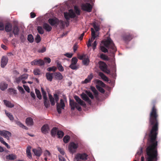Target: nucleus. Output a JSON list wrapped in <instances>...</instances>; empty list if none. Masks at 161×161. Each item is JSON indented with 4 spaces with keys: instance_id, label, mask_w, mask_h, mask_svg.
I'll return each instance as SVG.
<instances>
[{
    "instance_id": "nucleus-21",
    "label": "nucleus",
    "mask_w": 161,
    "mask_h": 161,
    "mask_svg": "<svg viewBox=\"0 0 161 161\" xmlns=\"http://www.w3.org/2000/svg\"><path fill=\"white\" fill-rule=\"evenodd\" d=\"M43 27L48 32L50 31L52 29V27L47 23H44L43 24Z\"/></svg>"
},
{
    "instance_id": "nucleus-55",
    "label": "nucleus",
    "mask_w": 161,
    "mask_h": 161,
    "mask_svg": "<svg viewBox=\"0 0 161 161\" xmlns=\"http://www.w3.org/2000/svg\"><path fill=\"white\" fill-rule=\"evenodd\" d=\"M18 89L22 94L25 93V91L22 87L19 86H18Z\"/></svg>"
},
{
    "instance_id": "nucleus-44",
    "label": "nucleus",
    "mask_w": 161,
    "mask_h": 161,
    "mask_svg": "<svg viewBox=\"0 0 161 161\" xmlns=\"http://www.w3.org/2000/svg\"><path fill=\"white\" fill-rule=\"evenodd\" d=\"M74 9L75 13L77 15H80V10L79 9L78 7L76 6H75L74 7Z\"/></svg>"
},
{
    "instance_id": "nucleus-8",
    "label": "nucleus",
    "mask_w": 161,
    "mask_h": 161,
    "mask_svg": "<svg viewBox=\"0 0 161 161\" xmlns=\"http://www.w3.org/2000/svg\"><path fill=\"white\" fill-rule=\"evenodd\" d=\"M88 155L86 153H77L75 157L77 161H81V160H87Z\"/></svg>"
},
{
    "instance_id": "nucleus-61",
    "label": "nucleus",
    "mask_w": 161,
    "mask_h": 161,
    "mask_svg": "<svg viewBox=\"0 0 161 161\" xmlns=\"http://www.w3.org/2000/svg\"><path fill=\"white\" fill-rule=\"evenodd\" d=\"M23 86L25 89L26 92H27L28 93L30 92V89L29 86L24 85H23Z\"/></svg>"
},
{
    "instance_id": "nucleus-17",
    "label": "nucleus",
    "mask_w": 161,
    "mask_h": 161,
    "mask_svg": "<svg viewBox=\"0 0 161 161\" xmlns=\"http://www.w3.org/2000/svg\"><path fill=\"white\" fill-rule=\"evenodd\" d=\"M49 130V126L47 124L44 125L41 128V131L44 134H46L47 133H48Z\"/></svg>"
},
{
    "instance_id": "nucleus-6",
    "label": "nucleus",
    "mask_w": 161,
    "mask_h": 161,
    "mask_svg": "<svg viewBox=\"0 0 161 161\" xmlns=\"http://www.w3.org/2000/svg\"><path fill=\"white\" fill-rule=\"evenodd\" d=\"M133 36L132 33L130 32H127L122 36V38L125 42H128L133 38Z\"/></svg>"
},
{
    "instance_id": "nucleus-63",
    "label": "nucleus",
    "mask_w": 161,
    "mask_h": 161,
    "mask_svg": "<svg viewBox=\"0 0 161 161\" xmlns=\"http://www.w3.org/2000/svg\"><path fill=\"white\" fill-rule=\"evenodd\" d=\"M44 60L46 63L47 62L49 63L51 62V59L49 58L45 57L44 58Z\"/></svg>"
},
{
    "instance_id": "nucleus-14",
    "label": "nucleus",
    "mask_w": 161,
    "mask_h": 161,
    "mask_svg": "<svg viewBox=\"0 0 161 161\" xmlns=\"http://www.w3.org/2000/svg\"><path fill=\"white\" fill-rule=\"evenodd\" d=\"M53 75L54 78L58 80H61L63 78V76L59 72L53 73Z\"/></svg>"
},
{
    "instance_id": "nucleus-59",
    "label": "nucleus",
    "mask_w": 161,
    "mask_h": 161,
    "mask_svg": "<svg viewBox=\"0 0 161 161\" xmlns=\"http://www.w3.org/2000/svg\"><path fill=\"white\" fill-rule=\"evenodd\" d=\"M22 77V80H25L27 79L28 77V75L27 74H25L20 76Z\"/></svg>"
},
{
    "instance_id": "nucleus-11",
    "label": "nucleus",
    "mask_w": 161,
    "mask_h": 161,
    "mask_svg": "<svg viewBox=\"0 0 161 161\" xmlns=\"http://www.w3.org/2000/svg\"><path fill=\"white\" fill-rule=\"evenodd\" d=\"M143 152V148L141 147L139 151L137 152L135 156L137 159L134 160V161H139L140 159V155ZM140 161H144V158L143 156L141 157Z\"/></svg>"
},
{
    "instance_id": "nucleus-39",
    "label": "nucleus",
    "mask_w": 161,
    "mask_h": 161,
    "mask_svg": "<svg viewBox=\"0 0 161 161\" xmlns=\"http://www.w3.org/2000/svg\"><path fill=\"white\" fill-rule=\"evenodd\" d=\"M90 62L89 59L88 58H85L82 61L83 64L85 65H88Z\"/></svg>"
},
{
    "instance_id": "nucleus-41",
    "label": "nucleus",
    "mask_w": 161,
    "mask_h": 161,
    "mask_svg": "<svg viewBox=\"0 0 161 161\" xmlns=\"http://www.w3.org/2000/svg\"><path fill=\"white\" fill-rule=\"evenodd\" d=\"M35 92L37 97L39 99H42V96L40 91L37 89H36Z\"/></svg>"
},
{
    "instance_id": "nucleus-24",
    "label": "nucleus",
    "mask_w": 161,
    "mask_h": 161,
    "mask_svg": "<svg viewBox=\"0 0 161 161\" xmlns=\"http://www.w3.org/2000/svg\"><path fill=\"white\" fill-rule=\"evenodd\" d=\"M16 156L15 154H13L7 155L6 156V158L7 159H8L11 160H14L16 159Z\"/></svg>"
},
{
    "instance_id": "nucleus-53",
    "label": "nucleus",
    "mask_w": 161,
    "mask_h": 161,
    "mask_svg": "<svg viewBox=\"0 0 161 161\" xmlns=\"http://www.w3.org/2000/svg\"><path fill=\"white\" fill-rule=\"evenodd\" d=\"M57 149L58 151L60 152V153L62 155H64L65 153L64 152V150L63 149L60 148L58 147H57Z\"/></svg>"
},
{
    "instance_id": "nucleus-35",
    "label": "nucleus",
    "mask_w": 161,
    "mask_h": 161,
    "mask_svg": "<svg viewBox=\"0 0 161 161\" xmlns=\"http://www.w3.org/2000/svg\"><path fill=\"white\" fill-rule=\"evenodd\" d=\"M33 74L35 75H39L41 74V72L39 69L36 68L33 70Z\"/></svg>"
},
{
    "instance_id": "nucleus-4",
    "label": "nucleus",
    "mask_w": 161,
    "mask_h": 161,
    "mask_svg": "<svg viewBox=\"0 0 161 161\" xmlns=\"http://www.w3.org/2000/svg\"><path fill=\"white\" fill-rule=\"evenodd\" d=\"M64 16L66 20L68 21L69 19L70 18H74L76 17V15L74 12L73 9L69 10V13L64 12Z\"/></svg>"
},
{
    "instance_id": "nucleus-15",
    "label": "nucleus",
    "mask_w": 161,
    "mask_h": 161,
    "mask_svg": "<svg viewBox=\"0 0 161 161\" xmlns=\"http://www.w3.org/2000/svg\"><path fill=\"white\" fill-rule=\"evenodd\" d=\"M8 58L7 57L3 56L1 60V67L4 68L7 64Z\"/></svg>"
},
{
    "instance_id": "nucleus-9",
    "label": "nucleus",
    "mask_w": 161,
    "mask_h": 161,
    "mask_svg": "<svg viewBox=\"0 0 161 161\" xmlns=\"http://www.w3.org/2000/svg\"><path fill=\"white\" fill-rule=\"evenodd\" d=\"M65 106V103L63 99H60V104L58 103H57V109L58 112L59 114H60L61 113V108L62 109H64Z\"/></svg>"
},
{
    "instance_id": "nucleus-51",
    "label": "nucleus",
    "mask_w": 161,
    "mask_h": 161,
    "mask_svg": "<svg viewBox=\"0 0 161 161\" xmlns=\"http://www.w3.org/2000/svg\"><path fill=\"white\" fill-rule=\"evenodd\" d=\"M77 103L74 102L73 100H70L69 105L70 106H76L77 105Z\"/></svg>"
},
{
    "instance_id": "nucleus-27",
    "label": "nucleus",
    "mask_w": 161,
    "mask_h": 161,
    "mask_svg": "<svg viewBox=\"0 0 161 161\" xmlns=\"http://www.w3.org/2000/svg\"><path fill=\"white\" fill-rule=\"evenodd\" d=\"M58 130V128L56 127H54L52 129L51 131V134L52 136H55L57 134Z\"/></svg>"
},
{
    "instance_id": "nucleus-45",
    "label": "nucleus",
    "mask_w": 161,
    "mask_h": 161,
    "mask_svg": "<svg viewBox=\"0 0 161 161\" xmlns=\"http://www.w3.org/2000/svg\"><path fill=\"white\" fill-rule=\"evenodd\" d=\"M97 83L98 85V86H100L103 87H105L106 85L102 81L97 80Z\"/></svg>"
},
{
    "instance_id": "nucleus-54",
    "label": "nucleus",
    "mask_w": 161,
    "mask_h": 161,
    "mask_svg": "<svg viewBox=\"0 0 161 161\" xmlns=\"http://www.w3.org/2000/svg\"><path fill=\"white\" fill-rule=\"evenodd\" d=\"M44 106L46 108H48L50 106L49 102L47 100H44Z\"/></svg>"
},
{
    "instance_id": "nucleus-33",
    "label": "nucleus",
    "mask_w": 161,
    "mask_h": 161,
    "mask_svg": "<svg viewBox=\"0 0 161 161\" xmlns=\"http://www.w3.org/2000/svg\"><path fill=\"white\" fill-rule=\"evenodd\" d=\"M49 99L51 102V104L52 106H54L55 104V103L54 101V99L52 97V95L50 94L48 95Z\"/></svg>"
},
{
    "instance_id": "nucleus-29",
    "label": "nucleus",
    "mask_w": 161,
    "mask_h": 161,
    "mask_svg": "<svg viewBox=\"0 0 161 161\" xmlns=\"http://www.w3.org/2000/svg\"><path fill=\"white\" fill-rule=\"evenodd\" d=\"M53 73H51L48 72L46 73V76L47 79L50 81H51L53 80Z\"/></svg>"
},
{
    "instance_id": "nucleus-19",
    "label": "nucleus",
    "mask_w": 161,
    "mask_h": 161,
    "mask_svg": "<svg viewBox=\"0 0 161 161\" xmlns=\"http://www.w3.org/2000/svg\"><path fill=\"white\" fill-rule=\"evenodd\" d=\"M99 68L102 71H104L107 68V65L103 61H100L99 62Z\"/></svg>"
},
{
    "instance_id": "nucleus-1",
    "label": "nucleus",
    "mask_w": 161,
    "mask_h": 161,
    "mask_svg": "<svg viewBox=\"0 0 161 161\" xmlns=\"http://www.w3.org/2000/svg\"><path fill=\"white\" fill-rule=\"evenodd\" d=\"M149 124L152 126L148 139V146L146 148L145 157L146 161H157L158 142L156 140L158 130V112H150Z\"/></svg>"
},
{
    "instance_id": "nucleus-5",
    "label": "nucleus",
    "mask_w": 161,
    "mask_h": 161,
    "mask_svg": "<svg viewBox=\"0 0 161 161\" xmlns=\"http://www.w3.org/2000/svg\"><path fill=\"white\" fill-rule=\"evenodd\" d=\"M81 9L84 11L91 12L92 11V7L89 3H82L81 4Z\"/></svg>"
},
{
    "instance_id": "nucleus-18",
    "label": "nucleus",
    "mask_w": 161,
    "mask_h": 161,
    "mask_svg": "<svg viewBox=\"0 0 161 161\" xmlns=\"http://www.w3.org/2000/svg\"><path fill=\"white\" fill-rule=\"evenodd\" d=\"M12 25L10 23H7L5 26V30L7 32H9L12 30Z\"/></svg>"
},
{
    "instance_id": "nucleus-13",
    "label": "nucleus",
    "mask_w": 161,
    "mask_h": 161,
    "mask_svg": "<svg viewBox=\"0 0 161 161\" xmlns=\"http://www.w3.org/2000/svg\"><path fill=\"white\" fill-rule=\"evenodd\" d=\"M74 98L76 101L80 105L84 108H86V105L85 102L82 100L77 96L75 95L74 97Z\"/></svg>"
},
{
    "instance_id": "nucleus-32",
    "label": "nucleus",
    "mask_w": 161,
    "mask_h": 161,
    "mask_svg": "<svg viewBox=\"0 0 161 161\" xmlns=\"http://www.w3.org/2000/svg\"><path fill=\"white\" fill-rule=\"evenodd\" d=\"M31 147L28 146L27 147L26 150L27 156L30 158H32L31 154Z\"/></svg>"
},
{
    "instance_id": "nucleus-48",
    "label": "nucleus",
    "mask_w": 161,
    "mask_h": 161,
    "mask_svg": "<svg viewBox=\"0 0 161 161\" xmlns=\"http://www.w3.org/2000/svg\"><path fill=\"white\" fill-rule=\"evenodd\" d=\"M69 67L71 69L76 70L78 68V67L75 64H71L69 66Z\"/></svg>"
},
{
    "instance_id": "nucleus-31",
    "label": "nucleus",
    "mask_w": 161,
    "mask_h": 161,
    "mask_svg": "<svg viewBox=\"0 0 161 161\" xmlns=\"http://www.w3.org/2000/svg\"><path fill=\"white\" fill-rule=\"evenodd\" d=\"M91 91L93 92L95 97H97L98 96V92L95 87L93 86H91L90 87Z\"/></svg>"
},
{
    "instance_id": "nucleus-23",
    "label": "nucleus",
    "mask_w": 161,
    "mask_h": 161,
    "mask_svg": "<svg viewBox=\"0 0 161 161\" xmlns=\"http://www.w3.org/2000/svg\"><path fill=\"white\" fill-rule=\"evenodd\" d=\"M8 85L5 82L2 81L0 83V88L2 91H4L8 87Z\"/></svg>"
},
{
    "instance_id": "nucleus-26",
    "label": "nucleus",
    "mask_w": 161,
    "mask_h": 161,
    "mask_svg": "<svg viewBox=\"0 0 161 161\" xmlns=\"http://www.w3.org/2000/svg\"><path fill=\"white\" fill-rule=\"evenodd\" d=\"M33 120L31 118L28 117L26 118V123L27 125H33Z\"/></svg>"
},
{
    "instance_id": "nucleus-30",
    "label": "nucleus",
    "mask_w": 161,
    "mask_h": 161,
    "mask_svg": "<svg viewBox=\"0 0 161 161\" xmlns=\"http://www.w3.org/2000/svg\"><path fill=\"white\" fill-rule=\"evenodd\" d=\"M3 102L4 104L6 105L7 107L9 108H13L14 106V105L12 104L8 101L6 100H3Z\"/></svg>"
},
{
    "instance_id": "nucleus-37",
    "label": "nucleus",
    "mask_w": 161,
    "mask_h": 161,
    "mask_svg": "<svg viewBox=\"0 0 161 161\" xmlns=\"http://www.w3.org/2000/svg\"><path fill=\"white\" fill-rule=\"evenodd\" d=\"M57 67L58 70L60 71L63 72L64 71V68L60 63H59V62H58L57 63Z\"/></svg>"
},
{
    "instance_id": "nucleus-28",
    "label": "nucleus",
    "mask_w": 161,
    "mask_h": 161,
    "mask_svg": "<svg viewBox=\"0 0 161 161\" xmlns=\"http://www.w3.org/2000/svg\"><path fill=\"white\" fill-rule=\"evenodd\" d=\"M99 75L101 77V78L104 81H108V79L103 73L100 72L99 73Z\"/></svg>"
},
{
    "instance_id": "nucleus-49",
    "label": "nucleus",
    "mask_w": 161,
    "mask_h": 161,
    "mask_svg": "<svg viewBox=\"0 0 161 161\" xmlns=\"http://www.w3.org/2000/svg\"><path fill=\"white\" fill-rule=\"evenodd\" d=\"M57 69V68L56 67L54 66L52 67H49L47 69V70L49 71H55Z\"/></svg>"
},
{
    "instance_id": "nucleus-3",
    "label": "nucleus",
    "mask_w": 161,
    "mask_h": 161,
    "mask_svg": "<svg viewBox=\"0 0 161 161\" xmlns=\"http://www.w3.org/2000/svg\"><path fill=\"white\" fill-rule=\"evenodd\" d=\"M86 94L84 93H82L80 95V96L82 99L88 103L90 105L92 103L91 100L90 99L87 95L92 99H94V97L92 92H90L86 90L85 91Z\"/></svg>"
},
{
    "instance_id": "nucleus-40",
    "label": "nucleus",
    "mask_w": 161,
    "mask_h": 161,
    "mask_svg": "<svg viewBox=\"0 0 161 161\" xmlns=\"http://www.w3.org/2000/svg\"><path fill=\"white\" fill-rule=\"evenodd\" d=\"M37 30L40 34H42L44 33V30L42 26H38L37 27Z\"/></svg>"
},
{
    "instance_id": "nucleus-10",
    "label": "nucleus",
    "mask_w": 161,
    "mask_h": 161,
    "mask_svg": "<svg viewBox=\"0 0 161 161\" xmlns=\"http://www.w3.org/2000/svg\"><path fill=\"white\" fill-rule=\"evenodd\" d=\"M48 23L52 26H57L59 24V20L56 18H50L48 20Z\"/></svg>"
},
{
    "instance_id": "nucleus-42",
    "label": "nucleus",
    "mask_w": 161,
    "mask_h": 161,
    "mask_svg": "<svg viewBox=\"0 0 161 161\" xmlns=\"http://www.w3.org/2000/svg\"><path fill=\"white\" fill-rule=\"evenodd\" d=\"M96 87L97 89L101 93H105V90L102 87L98 85H96Z\"/></svg>"
},
{
    "instance_id": "nucleus-52",
    "label": "nucleus",
    "mask_w": 161,
    "mask_h": 161,
    "mask_svg": "<svg viewBox=\"0 0 161 161\" xmlns=\"http://www.w3.org/2000/svg\"><path fill=\"white\" fill-rule=\"evenodd\" d=\"M51 155V153L48 150H46L44 153V156L45 157H47L50 156Z\"/></svg>"
},
{
    "instance_id": "nucleus-16",
    "label": "nucleus",
    "mask_w": 161,
    "mask_h": 161,
    "mask_svg": "<svg viewBox=\"0 0 161 161\" xmlns=\"http://www.w3.org/2000/svg\"><path fill=\"white\" fill-rule=\"evenodd\" d=\"M1 135L3 136L8 140L9 137L11 136V134L9 131L6 130H3L2 131Z\"/></svg>"
},
{
    "instance_id": "nucleus-2",
    "label": "nucleus",
    "mask_w": 161,
    "mask_h": 161,
    "mask_svg": "<svg viewBox=\"0 0 161 161\" xmlns=\"http://www.w3.org/2000/svg\"><path fill=\"white\" fill-rule=\"evenodd\" d=\"M102 43L104 46H100L101 51L104 53L108 52L110 56H114L117 48L111 39L108 38L106 40L103 41Z\"/></svg>"
},
{
    "instance_id": "nucleus-56",
    "label": "nucleus",
    "mask_w": 161,
    "mask_h": 161,
    "mask_svg": "<svg viewBox=\"0 0 161 161\" xmlns=\"http://www.w3.org/2000/svg\"><path fill=\"white\" fill-rule=\"evenodd\" d=\"M93 26L96 31H98L99 30L100 28L99 26L98 25H97L95 23H94L93 24Z\"/></svg>"
},
{
    "instance_id": "nucleus-50",
    "label": "nucleus",
    "mask_w": 161,
    "mask_h": 161,
    "mask_svg": "<svg viewBox=\"0 0 161 161\" xmlns=\"http://www.w3.org/2000/svg\"><path fill=\"white\" fill-rule=\"evenodd\" d=\"M78 61V59L76 57H73L71 59V64H76Z\"/></svg>"
},
{
    "instance_id": "nucleus-12",
    "label": "nucleus",
    "mask_w": 161,
    "mask_h": 161,
    "mask_svg": "<svg viewBox=\"0 0 161 161\" xmlns=\"http://www.w3.org/2000/svg\"><path fill=\"white\" fill-rule=\"evenodd\" d=\"M31 64L32 65L42 66L44 64V63L43 60L42 59H35L31 62Z\"/></svg>"
},
{
    "instance_id": "nucleus-64",
    "label": "nucleus",
    "mask_w": 161,
    "mask_h": 161,
    "mask_svg": "<svg viewBox=\"0 0 161 161\" xmlns=\"http://www.w3.org/2000/svg\"><path fill=\"white\" fill-rule=\"evenodd\" d=\"M59 24H60V26L63 28H64L65 26L64 22L62 20L59 21Z\"/></svg>"
},
{
    "instance_id": "nucleus-7",
    "label": "nucleus",
    "mask_w": 161,
    "mask_h": 161,
    "mask_svg": "<svg viewBox=\"0 0 161 161\" xmlns=\"http://www.w3.org/2000/svg\"><path fill=\"white\" fill-rule=\"evenodd\" d=\"M78 147V145L77 144L75 143L74 142H71L69 145V150L71 153H74L76 152Z\"/></svg>"
},
{
    "instance_id": "nucleus-58",
    "label": "nucleus",
    "mask_w": 161,
    "mask_h": 161,
    "mask_svg": "<svg viewBox=\"0 0 161 161\" xmlns=\"http://www.w3.org/2000/svg\"><path fill=\"white\" fill-rule=\"evenodd\" d=\"M41 38L40 36L38 34L36 37L35 38L36 42L38 43H39L41 41Z\"/></svg>"
},
{
    "instance_id": "nucleus-60",
    "label": "nucleus",
    "mask_w": 161,
    "mask_h": 161,
    "mask_svg": "<svg viewBox=\"0 0 161 161\" xmlns=\"http://www.w3.org/2000/svg\"><path fill=\"white\" fill-rule=\"evenodd\" d=\"M9 92L14 94H17L16 91L13 89H9Z\"/></svg>"
},
{
    "instance_id": "nucleus-43",
    "label": "nucleus",
    "mask_w": 161,
    "mask_h": 161,
    "mask_svg": "<svg viewBox=\"0 0 161 161\" xmlns=\"http://www.w3.org/2000/svg\"><path fill=\"white\" fill-rule=\"evenodd\" d=\"M28 40L31 43H32L34 41V38L31 34H29L28 36Z\"/></svg>"
},
{
    "instance_id": "nucleus-62",
    "label": "nucleus",
    "mask_w": 161,
    "mask_h": 161,
    "mask_svg": "<svg viewBox=\"0 0 161 161\" xmlns=\"http://www.w3.org/2000/svg\"><path fill=\"white\" fill-rule=\"evenodd\" d=\"M54 96L55 101L57 102V103H58V101L59 100L58 96L56 94H54Z\"/></svg>"
},
{
    "instance_id": "nucleus-46",
    "label": "nucleus",
    "mask_w": 161,
    "mask_h": 161,
    "mask_svg": "<svg viewBox=\"0 0 161 161\" xmlns=\"http://www.w3.org/2000/svg\"><path fill=\"white\" fill-rule=\"evenodd\" d=\"M70 139V136L68 135H66L63 138V141L65 143H68Z\"/></svg>"
},
{
    "instance_id": "nucleus-20",
    "label": "nucleus",
    "mask_w": 161,
    "mask_h": 161,
    "mask_svg": "<svg viewBox=\"0 0 161 161\" xmlns=\"http://www.w3.org/2000/svg\"><path fill=\"white\" fill-rule=\"evenodd\" d=\"M13 33L14 34V36L17 35L19 34V29L18 26L15 25L13 26Z\"/></svg>"
},
{
    "instance_id": "nucleus-47",
    "label": "nucleus",
    "mask_w": 161,
    "mask_h": 161,
    "mask_svg": "<svg viewBox=\"0 0 161 161\" xmlns=\"http://www.w3.org/2000/svg\"><path fill=\"white\" fill-rule=\"evenodd\" d=\"M58 138H62L64 135V133L61 130H58L57 132Z\"/></svg>"
},
{
    "instance_id": "nucleus-25",
    "label": "nucleus",
    "mask_w": 161,
    "mask_h": 161,
    "mask_svg": "<svg viewBox=\"0 0 161 161\" xmlns=\"http://www.w3.org/2000/svg\"><path fill=\"white\" fill-rule=\"evenodd\" d=\"M33 151L34 152L35 155L40 157L42 153V152L41 149H33Z\"/></svg>"
},
{
    "instance_id": "nucleus-38",
    "label": "nucleus",
    "mask_w": 161,
    "mask_h": 161,
    "mask_svg": "<svg viewBox=\"0 0 161 161\" xmlns=\"http://www.w3.org/2000/svg\"><path fill=\"white\" fill-rule=\"evenodd\" d=\"M100 58H101L104 60H109V58L108 56L103 53H102L100 54Z\"/></svg>"
},
{
    "instance_id": "nucleus-34",
    "label": "nucleus",
    "mask_w": 161,
    "mask_h": 161,
    "mask_svg": "<svg viewBox=\"0 0 161 161\" xmlns=\"http://www.w3.org/2000/svg\"><path fill=\"white\" fill-rule=\"evenodd\" d=\"M5 113L11 121H13L14 118L11 113L7 112L6 111H5Z\"/></svg>"
},
{
    "instance_id": "nucleus-36",
    "label": "nucleus",
    "mask_w": 161,
    "mask_h": 161,
    "mask_svg": "<svg viewBox=\"0 0 161 161\" xmlns=\"http://www.w3.org/2000/svg\"><path fill=\"white\" fill-rule=\"evenodd\" d=\"M16 123L19 125V127H22V128L26 129L27 130L28 128L26 127L24 125L21 123L20 122L18 121H15Z\"/></svg>"
},
{
    "instance_id": "nucleus-22",
    "label": "nucleus",
    "mask_w": 161,
    "mask_h": 161,
    "mask_svg": "<svg viewBox=\"0 0 161 161\" xmlns=\"http://www.w3.org/2000/svg\"><path fill=\"white\" fill-rule=\"evenodd\" d=\"M93 77L92 73H91L90 75L88 76L87 78L83 81V83L84 84H87L90 82Z\"/></svg>"
},
{
    "instance_id": "nucleus-57",
    "label": "nucleus",
    "mask_w": 161,
    "mask_h": 161,
    "mask_svg": "<svg viewBox=\"0 0 161 161\" xmlns=\"http://www.w3.org/2000/svg\"><path fill=\"white\" fill-rule=\"evenodd\" d=\"M22 79L21 76L15 79V81L18 84H19L21 81H22Z\"/></svg>"
}]
</instances>
